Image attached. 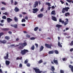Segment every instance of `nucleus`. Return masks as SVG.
<instances>
[{
    "label": "nucleus",
    "instance_id": "3c124183",
    "mask_svg": "<svg viewBox=\"0 0 73 73\" xmlns=\"http://www.w3.org/2000/svg\"><path fill=\"white\" fill-rule=\"evenodd\" d=\"M70 52H72L73 51V48H72L70 50Z\"/></svg>",
    "mask_w": 73,
    "mask_h": 73
},
{
    "label": "nucleus",
    "instance_id": "473e14b6",
    "mask_svg": "<svg viewBox=\"0 0 73 73\" xmlns=\"http://www.w3.org/2000/svg\"><path fill=\"white\" fill-rule=\"evenodd\" d=\"M2 19H6L7 18V17L5 15H3V16L2 17Z\"/></svg>",
    "mask_w": 73,
    "mask_h": 73
},
{
    "label": "nucleus",
    "instance_id": "cd10ccee",
    "mask_svg": "<svg viewBox=\"0 0 73 73\" xmlns=\"http://www.w3.org/2000/svg\"><path fill=\"white\" fill-rule=\"evenodd\" d=\"M3 14H4L6 15H9V13H7V12H5V13H3Z\"/></svg>",
    "mask_w": 73,
    "mask_h": 73
},
{
    "label": "nucleus",
    "instance_id": "bb28decb",
    "mask_svg": "<svg viewBox=\"0 0 73 73\" xmlns=\"http://www.w3.org/2000/svg\"><path fill=\"white\" fill-rule=\"evenodd\" d=\"M26 37H27L29 38L30 37H31V35H29V34H28V33H27V34H26Z\"/></svg>",
    "mask_w": 73,
    "mask_h": 73
},
{
    "label": "nucleus",
    "instance_id": "de8ad7c7",
    "mask_svg": "<svg viewBox=\"0 0 73 73\" xmlns=\"http://www.w3.org/2000/svg\"><path fill=\"white\" fill-rule=\"evenodd\" d=\"M17 3H18V2H16V1H15V2L14 3L15 5H17Z\"/></svg>",
    "mask_w": 73,
    "mask_h": 73
},
{
    "label": "nucleus",
    "instance_id": "0eeeda50",
    "mask_svg": "<svg viewBox=\"0 0 73 73\" xmlns=\"http://www.w3.org/2000/svg\"><path fill=\"white\" fill-rule=\"evenodd\" d=\"M59 22H61L62 23H64V26H66V24H67L66 22H64V21H62V18H60L59 19Z\"/></svg>",
    "mask_w": 73,
    "mask_h": 73
},
{
    "label": "nucleus",
    "instance_id": "72a5a7b5",
    "mask_svg": "<svg viewBox=\"0 0 73 73\" xmlns=\"http://www.w3.org/2000/svg\"><path fill=\"white\" fill-rule=\"evenodd\" d=\"M4 34V33H3V32H1V33H0V38L1 36H2V35H3Z\"/></svg>",
    "mask_w": 73,
    "mask_h": 73
},
{
    "label": "nucleus",
    "instance_id": "4c0bfd02",
    "mask_svg": "<svg viewBox=\"0 0 73 73\" xmlns=\"http://www.w3.org/2000/svg\"><path fill=\"white\" fill-rule=\"evenodd\" d=\"M28 60H25V62H24V63L25 64H27V63H28Z\"/></svg>",
    "mask_w": 73,
    "mask_h": 73
},
{
    "label": "nucleus",
    "instance_id": "49530a36",
    "mask_svg": "<svg viewBox=\"0 0 73 73\" xmlns=\"http://www.w3.org/2000/svg\"><path fill=\"white\" fill-rule=\"evenodd\" d=\"M1 3L2 4H3V5H6V3L5 2H2Z\"/></svg>",
    "mask_w": 73,
    "mask_h": 73
},
{
    "label": "nucleus",
    "instance_id": "37998d69",
    "mask_svg": "<svg viewBox=\"0 0 73 73\" xmlns=\"http://www.w3.org/2000/svg\"><path fill=\"white\" fill-rule=\"evenodd\" d=\"M5 9H6V8L5 7H3L1 8V10H3Z\"/></svg>",
    "mask_w": 73,
    "mask_h": 73
},
{
    "label": "nucleus",
    "instance_id": "69168bd1",
    "mask_svg": "<svg viewBox=\"0 0 73 73\" xmlns=\"http://www.w3.org/2000/svg\"><path fill=\"white\" fill-rule=\"evenodd\" d=\"M58 38L59 41V40H60V36H58Z\"/></svg>",
    "mask_w": 73,
    "mask_h": 73
},
{
    "label": "nucleus",
    "instance_id": "20e7f679",
    "mask_svg": "<svg viewBox=\"0 0 73 73\" xmlns=\"http://www.w3.org/2000/svg\"><path fill=\"white\" fill-rule=\"evenodd\" d=\"M45 46L47 48L51 49V46H53V45L52 43H50V44H47V43H45Z\"/></svg>",
    "mask_w": 73,
    "mask_h": 73
},
{
    "label": "nucleus",
    "instance_id": "338daca9",
    "mask_svg": "<svg viewBox=\"0 0 73 73\" xmlns=\"http://www.w3.org/2000/svg\"><path fill=\"white\" fill-rule=\"evenodd\" d=\"M22 66V64H20L19 65V67H21Z\"/></svg>",
    "mask_w": 73,
    "mask_h": 73
},
{
    "label": "nucleus",
    "instance_id": "8fccbe9b",
    "mask_svg": "<svg viewBox=\"0 0 73 73\" xmlns=\"http://www.w3.org/2000/svg\"><path fill=\"white\" fill-rule=\"evenodd\" d=\"M60 2H61L62 4H63L64 3V1H63L60 0Z\"/></svg>",
    "mask_w": 73,
    "mask_h": 73
},
{
    "label": "nucleus",
    "instance_id": "13d9d810",
    "mask_svg": "<svg viewBox=\"0 0 73 73\" xmlns=\"http://www.w3.org/2000/svg\"><path fill=\"white\" fill-rule=\"evenodd\" d=\"M11 4L13 3L14 2H13V0H11Z\"/></svg>",
    "mask_w": 73,
    "mask_h": 73
},
{
    "label": "nucleus",
    "instance_id": "c9c22d12",
    "mask_svg": "<svg viewBox=\"0 0 73 73\" xmlns=\"http://www.w3.org/2000/svg\"><path fill=\"white\" fill-rule=\"evenodd\" d=\"M42 62H43V61L42 60H41L38 61V63L40 64L42 63Z\"/></svg>",
    "mask_w": 73,
    "mask_h": 73
},
{
    "label": "nucleus",
    "instance_id": "7ed1b4c3",
    "mask_svg": "<svg viewBox=\"0 0 73 73\" xmlns=\"http://www.w3.org/2000/svg\"><path fill=\"white\" fill-rule=\"evenodd\" d=\"M26 52H29V51L28 50L26 49H24L23 50H21V53L22 55H25L26 54Z\"/></svg>",
    "mask_w": 73,
    "mask_h": 73
},
{
    "label": "nucleus",
    "instance_id": "f03ea898",
    "mask_svg": "<svg viewBox=\"0 0 73 73\" xmlns=\"http://www.w3.org/2000/svg\"><path fill=\"white\" fill-rule=\"evenodd\" d=\"M19 44L21 45V46H18V48L19 49H23L24 46H26L27 45V42H24L23 43H22V42H21V43H19Z\"/></svg>",
    "mask_w": 73,
    "mask_h": 73
},
{
    "label": "nucleus",
    "instance_id": "4be33fe9",
    "mask_svg": "<svg viewBox=\"0 0 73 73\" xmlns=\"http://www.w3.org/2000/svg\"><path fill=\"white\" fill-rule=\"evenodd\" d=\"M14 19L15 21L17 22H18V19L16 17H15L14 18Z\"/></svg>",
    "mask_w": 73,
    "mask_h": 73
},
{
    "label": "nucleus",
    "instance_id": "5701e85b",
    "mask_svg": "<svg viewBox=\"0 0 73 73\" xmlns=\"http://www.w3.org/2000/svg\"><path fill=\"white\" fill-rule=\"evenodd\" d=\"M52 15H55V10H53L52 11L51 13Z\"/></svg>",
    "mask_w": 73,
    "mask_h": 73
},
{
    "label": "nucleus",
    "instance_id": "393cba45",
    "mask_svg": "<svg viewBox=\"0 0 73 73\" xmlns=\"http://www.w3.org/2000/svg\"><path fill=\"white\" fill-rule=\"evenodd\" d=\"M70 15V13L68 12L66 13H65V16H66V17H68V15Z\"/></svg>",
    "mask_w": 73,
    "mask_h": 73
},
{
    "label": "nucleus",
    "instance_id": "680f3d73",
    "mask_svg": "<svg viewBox=\"0 0 73 73\" xmlns=\"http://www.w3.org/2000/svg\"><path fill=\"white\" fill-rule=\"evenodd\" d=\"M22 25L23 26H25V24L24 23H23V24H22Z\"/></svg>",
    "mask_w": 73,
    "mask_h": 73
},
{
    "label": "nucleus",
    "instance_id": "ddd939ff",
    "mask_svg": "<svg viewBox=\"0 0 73 73\" xmlns=\"http://www.w3.org/2000/svg\"><path fill=\"white\" fill-rule=\"evenodd\" d=\"M7 21L9 23L11 21H13V19H11L10 18H7Z\"/></svg>",
    "mask_w": 73,
    "mask_h": 73
},
{
    "label": "nucleus",
    "instance_id": "9d476101",
    "mask_svg": "<svg viewBox=\"0 0 73 73\" xmlns=\"http://www.w3.org/2000/svg\"><path fill=\"white\" fill-rule=\"evenodd\" d=\"M53 62L54 64L56 65H58V61L57 60H55V58H54L53 60Z\"/></svg>",
    "mask_w": 73,
    "mask_h": 73
},
{
    "label": "nucleus",
    "instance_id": "774afa93",
    "mask_svg": "<svg viewBox=\"0 0 73 73\" xmlns=\"http://www.w3.org/2000/svg\"><path fill=\"white\" fill-rule=\"evenodd\" d=\"M52 9H54V8H55V7L54 6H52Z\"/></svg>",
    "mask_w": 73,
    "mask_h": 73
},
{
    "label": "nucleus",
    "instance_id": "864d4df0",
    "mask_svg": "<svg viewBox=\"0 0 73 73\" xmlns=\"http://www.w3.org/2000/svg\"><path fill=\"white\" fill-rule=\"evenodd\" d=\"M23 33L25 34H27L28 33V32L27 31H24Z\"/></svg>",
    "mask_w": 73,
    "mask_h": 73
},
{
    "label": "nucleus",
    "instance_id": "f3484780",
    "mask_svg": "<svg viewBox=\"0 0 73 73\" xmlns=\"http://www.w3.org/2000/svg\"><path fill=\"white\" fill-rule=\"evenodd\" d=\"M7 42V40H0V42L3 44H6Z\"/></svg>",
    "mask_w": 73,
    "mask_h": 73
},
{
    "label": "nucleus",
    "instance_id": "58836bf2",
    "mask_svg": "<svg viewBox=\"0 0 73 73\" xmlns=\"http://www.w3.org/2000/svg\"><path fill=\"white\" fill-rule=\"evenodd\" d=\"M35 39V37H31L30 38V39L31 40H34V39Z\"/></svg>",
    "mask_w": 73,
    "mask_h": 73
},
{
    "label": "nucleus",
    "instance_id": "052dcab7",
    "mask_svg": "<svg viewBox=\"0 0 73 73\" xmlns=\"http://www.w3.org/2000/svg\"><path fill=\"white\" fill-rule=\"evenodd\" d=\"M22 14H27V13L25 12H23Z\"/></svg>",
    "mask_w": 73,
    "mask_h": 73
},
{
    "label": "nucleus",
    "instance_id": "f257e3e1",
    "mask_svg": "<svg viewBox=\"0 0 73 73\" xmlns=\"http://www.w3.org/2000/svg\"><path fill=\"white\" fill-rule=\"evenodd\" d=\"M38 1H36L35 3V4L33 5V7L34 8L33 9V13H36L39 10L37 8H35L37 6H38Z\"/></svg>",
    "mask_w": 73,
    "mask_h": 73
},
{
    "label": "nucleus",
    "instance_id": "39448f33",
    "mask_svg": "<svg viewBox=\"0 0 73 73\" xmlns=\"http://www.w3.org/2000/svg\"><path fill=\"white\" fill-rule=\"evenodd\" d=\"M70 9V7H65L64 8H63V9L62 10V12L63 13H65V11H68L69 9Z\"/></svg>",
    "mask_w": 73,
    "mask_h": 73
},
{
    "label": "nucleus",
    "instance_id": "9b49d317",
    "mask_svg": "<svg viewBox=\"0 0 73 73\" xmlns=\"http://www.w3.org/2000/svg\"><path fill=\"white\" fill-rule=\"evenodd\" d=\"M9 57V54H8V52L6 54V56H4V58L5 60H7L8 59Z\"/></svg>",
    "mask_w": 73,
    "mask_h": 73
},
{
    "label": "nucleus",
    "instance_id": "a18cd8bd",
    "mask_svg": "<svg viewBox=\"0 0 73 73\" xmlns=\"http://www.w3.org/2000/svg\"><path fill=\"white\" fill-rule=\"evenodd\" d=\"M60 73H64V70H60Z\"/></svg>",
    "mask_w": 73,
    "mask_h": 73
},
{
    "label": "nucleus",
    "instance_id": "a19ab883",
    "mask_svg": "<svg viewBox=\"0 0 73 73\" xmlns=\"http://www.w3.org/2000/svg\"><path fill=\"white\" fill-rule=\"evenodd\" d=\"M27 66H28V67H29L31 65L30 64H29V63H28L27 64Z\"/></svg>",
    "mask_w": 73,
    "mask_h": 73
},
{
    "label": "nucleus",
    "instance_id": "c03bdc74",
    "mask_svg": "<svg viewBox=\"0 0 73 73\" xmlns=\"http://www.w3.org/2000/svg\"><path fill=\"white\" fill-rule=\"evenodd\" d=\"M26 20L25 19H22V22H26Z\"/></svg>",
    "mask_w": 73,
    "mask_h": 73
},
{
    "label": "nucleus",
    "instance_id": "a878e982",
    "mask_svg": "<svg viewBox=\"0 0 73 73\" xmlns=\"http://www.w3.org/2000/svg\"><path fill=\"white\" fill-rule=\"evenodd\" d=\"M58 46H59V47H61V48L62 47V45H61V44H60V42H58Z\"/></svg>",
    "mask_w": 73,
    "mask_h": 73
},
{
    "label": "nucleus",
    "instance_id": "b1692460",
    "mask_svg": "<svg viewBox=\"0 0 73 73\" xmlns=\"http://www.w3.org/2000/svg\"><path fill=\"white\" fill-rule=\"evenodd\" d=\"M5 38L7 40H9L10 39V37L9 36H5Z\"/></svg>",
    "mask_w": 73,
    "mask_h": 73
},
{
    "label": "nucleus",
    "instance_id": "1a4fd4ad",
    "mask_svg": "<svg viewBox=\"0 0 73 73\" xmlns=\"http://www.w3.org/2000/svg\"><path fill=\"white\" fill-rule=\"evenodd\" d=\"M54 50H51V51H49L48 52L49 54H54Z\"/></svg>",
    "mask_w": 73,
    "mask_h": 73
},
{
    "label": "nucleus",
    "instance_id": "6ab92c4d",
    "mask_svg": "<svg viewBox=\"0 0 73 73\" xmlns=\"http://www.w3.org/2000/svg\"><path fill=\"white\" fill-rule=\"evenodd\" d=\"M44 48V47H43V46H41L40 47V52H41V51H42Z\"/></svg>",
    "mask_w": 73,
    "mask_h": 73
},
{
    "label": "nucleus",
    "instance_id": "09e8293b",
    "mask_svg": "<svg viewBox=\"0 0 73 73\" xmlns=\"http://www.w3.org/2000/svg\"><path fill=\"white\" fill-rule=\"evenodd\" d=\"M44 8H42V9H40V11H43V10H44Z\"/></svg>",
    "mask_w": 73,
    "mask_h": 73
},
{
    "label": "nucleus",
    "instance_id": "412c9836",
    "mask_svg": "<svg viewBox=\"0 0 73 73\" xmlns=\"http://www.w3.org/2000/svg\"><path fill=\"white\" fill-rule=\"evenodd\" d=\"M10 63V62L9 61H5V64L7 65H9Z\"/></svg>",
    "mask_w": 73,
    "mask_h": 73
},
{
    "label": "nucleus",
    "instance_id": "e2e57ef3",
    "mask_svg": "<svg viewBox=\"0 0 73 73\" xmlns=\"http://www.w3.org/2000/svg\"><path fill=\"white\" fill-rule=\"evenodd\" d=\"M4 21L3 19H2V20H1V22L2 23H3L4 22Z\"/></svg>",
    "mask_w": 73,
    "mask_h": 73
},
{
    "label": "nucleus",
    "instance_id": "a211bd4d",
    "mask_svg": "<svg viewBox=\"0 0 73 73\" xmlns=\"http://www.w3.org/2000/svg\"><path fill=\"white\" fill-rule=\"evenodd\" d=\"M2 29L3 30V31H9V29L8 28H5L4 29Z\"/></svg>",
    "mask_w": 73,
    "mask_h": 73
},
{
    "label": "nucleus",
    "instance_id": "e433bc0d",
    "mask_svg": "<svg viewBox=\"0 0 73 73\" xmlns=\"http://www.w3.org/2000/svg\"><path fill=\"white\" fill-rule=\"evenodd\" d=\"M70 46H73V40H72L71 43L70 44Z\"/></svg>",
    "mask_w": 73,
    "mask_h": 73
},
{
    "label": "nucleus",
    "instance_id": "dca6fc26",
    "mask_svg": "<svg viewBox=\"0 0 73 73\" xmlns=\"http://www.w3.org/2000/svg\"><path fill=\"white\" fill-rule=\"evenodd\" d=\"M14 10L16 12H18V11H19V9L17 7H15Z\"/></svg>",
    "mask_w": 73,
    "mask_h": 73
},
{
    "label": "nucleus",
    "instance_id": "aec40b11",
    "mask_svg": "<svg viewBox=\"0 0 73 73\" xmlns=\"http://www.w3.org/2000/svg\"><path fill=\"white\" fill-rule=\"evenodd\" d=\"M62 25H59L58 24H57L56 25V27H58V28H60V27H62Z\"/></svg>",
    "mask_w": 73,
    "mask_h": 73
},
{
    "label": "nucleus",
    "instance_id": "7c9ffc66",
    "mask_svg": "<svg viewBox=\"0 0 73 73\" xmlns=\"http://www.w3.org/2000/svg\"><path fill=\"white\" fill-rule=\"evenodd\" d=\"M38 29V27H35L34 29V31H36Z\"/></svg>",
    "mask_w": 73,
    "mask_h": 73
},
{
    "label": "nucleus",
    "instance_id": "4468645a",
    "mask_svg": "<svg viewBox=\"0 0 73 73\" xmlns=\"http://www.w3.org/2000/svg\"><path fill=\"white\" fill-rule=\"evenodd\" d=\"M69 67L71 68L72 72H73V66H72L71 65H69Z\"/></svg>",
    "mask_w": 73,
    "mask_h": 73
},
{
    "label": "nucleus",
    "instance_id": "5fc2aeb1",
    "mask_svg": "<svg viewBox=\"0 0 73 73\" xmlns=\"http://www.w3.org/2000/svg\"><path fill=\"white\" fill-rule=\"evenodd\" d=\"M25 19H28V17H27V16H26V17H25Z\"/></svg>",
    "mask_w": 73,
    "mask_h": 73
},
{
    "label": "nucleus",
    "instance_id": "6e6552de",
    "mask_svg": "<svg viewBox=\"0 0 73 73\" xmlns=\"http://www.w3.org/2000/svg\"><path fill=\"white\" fill-rule=\"evenodd\" d=\"M11 26L12 27H13L14 28L16 29L18 27V26L17 24H14V25H11Z\"/></svg>",
    "mask_w": 73,
    "mask_h": 73
},
{
    "label": "nucleus",
    "instance_id": "c85d7f7f",
    "mask_svg": "<svg viewBox=\"0 0 73 73\" xmlns=\"http://www.w3.org/2000/svg\"><path fill=\"white\" fill-rule=\"evenodd\" d=\"M55 53L56 54H58L59 52L58 50H54V51Z\"/></svg>",
    "mask_w": 73,
    "mask_h": 73
},
{
    "label": "nucleus",
    "instance_id": "2f4dec72",
    "mask_svg": "<svg viewBox=\"0 0 73 73\" xmlns=\"http://www.w3.org/2000/svg\"><path fill=\"white\" fill-rule=\"evenodd\" d=\"M31 49L32 50H33L35 49V47L34 45H33V46H32L31 47Z\"/></svg>",
    "mask_w": 73,
    "mask_h": 73
},
{
    "label": "nucleus",
    "instance_id": "2eb2a0df",
    "mask_svg": "<svg viewBox=\"0 0 73 73\" xmlns=\"http://www.w3.org/2000/svg\"><path fill=\"white\" fill-rule=\"evenodd\" d=\"M52 20L55 21H57V19L56 17H54L53 16H52Z\"/></svg>",
    "mask_w": 73,
    "mask_h": 73
},
{
    "label": "nucleus",
    "instance_id": "423d86ee",
    "mask_svg": "<svg viewBox=\"0 0 73 73\" xmlns=\"http://www.w3.org/2000/svg\"><path fill=\"white\" fill-rule=\"evenodd\" d=\"M33 69L34 70H35V72L36 73H41L42 72V71H40L39 69L34 68Z\"/></svg>",
    "mask_w": 73,
    "mask_h": 73
},
{
    "label": "nucleus",
    "instance_id": "0e129e2a",
    "mask_svg": "<svg viewBox=\"0 0 73 73\" xmlns=\"http://www.w3.org/2000/svg\"><path fill=\"white\" fill-rule=\"evenodd\" d=\"M0 26H4V24H2V23H0Z\"/></svg>",
    "mask_w": 73,
    "mask_h": 73
},
{
    "label": "nucleus",
    "instance_id": "c756f323",
    "mask_svg": "<svg viewBox=\"0 0 73 73\" xmlns=\"http://www.w3.org/2000/svg\"><path fill=\"white\" fill-rule=\"evenodd\" d=\"M66 1L67 2H69L70 3H71V2H72V3H73V0L72 1H71V0H66Z\"/></svg>",
    "mask_w": 73,
    "mask_h": 73
},
{
    "label": "nucleus",
    "instance_id": "bf43d9fd",
    "mask_svg": "<svg viewBox=\"0 0 73 73\" xmlns=\"http://www.w3.org/2000/svg\"><path fill=\"white\" fill-rule=\"evenodd\" d=\"M8 33L10 34H12V32L11 31H9L8 32Z\"/></svg>",
    "mask_w": 73,
    "mask_h": 73
},
{
    "label": "nucleus",
    "instance_id": "f8f14e48",
    "mask_svg": "<svg viewBox=\"0 0 73 73\" xmlns=\"http://www.w3.org/2000/svg\"><path fill=\"white\" fill-rule=\"evenodd\" d=\"M44 15L43 14L40 13L39 14H38L37 15L38 17V18H42L43 16Z\"/></svg>",
    "mask_w": 73,
    "mask_h": 73
},
{
    "label": "nucleus",
    "instance_id": "603ef678",
    "mask_svg": "<svg viewBox=\"0 0 73 73\" xmlns=\"http://www.w3.org/2000/svg\"><path fill=\"white\" fill-rule=\"evenodd\" d=\"M35 45H36V48H38V44H37V43H35Z\"/></svg>",
    "mask_w": 73,
    "mask_h": 73
},
{
    "label": "nucleus",
    "instance_id": "4d7b16f0",
    "mask_svg": "<svg viewBox=\"0 0 73 73\" xmlns=\"http://www.w3.org/2000/svg\"><path fill=\"white\" fill-rule=\"evenodd\" d=\"M51 8V7H50V6L49 7H48V10H50Z\"/></svg>",
    "mask_w": 73,
    "mask_h": 73
},
{
    "label": "nucleus",
    "instance_id": "f704fd0d",
    "mask_svg": "<svg viewBox=\"0 0 73 73\" xmlns=\"http://www.w3.org/2000/svg\"><path fill=\"white\" fill-rule=\"evenodd\" d=\"M46 4L47 5H48V6H51L50 3L49 2H46Z\"/></svg>",
    "mask_w": 73,
    "mask_h": 73
},
{
    "label": "nucleus",
    "instance_id": "6e6d98bb",
    "mask_svg": "<svg viewBox=\"0 0 73 73\" xmlns=\"http://www.w3.org/2000/svg\"><path fill=\"white\" fill-rule=\"evenodd\" d=\"M19 40V38H16V41H18V40Z\"/></svg>",
    "mask_w": 73,
    "mask_h": 73
},
{
    "label": "nucleus",
    "instance_id": "ea45409f",
    "mask_svg": "<svg viewBox=\"0 0 73 73\" xmlns=\"http://www.w3.org/2000/svg\"><path fill=\"white\" fill-rule=\"evenodd\" d=\"M52 69L53 70H52V72H54V70H55V69L54 66H52Z\"/></svg>",
    "mask_w": 73,
    "mask_h": 73
},
{
    "label": "nucleus",
    "instance_id": "79ce46f5",
    "mask_svg": "<svg viewBox=\"0 0 73 73\" xmlns=\"http://www.w3.org/2000/svg\"><path fill=\"white\" fill-rule=\"evenodd\" d=\"M66 21L65 22H67V24H66V25H67V24H68V18H66Z\"/></svg>",
    "mask_w": 73,
    "mask_h": 73
}]
</instances>
